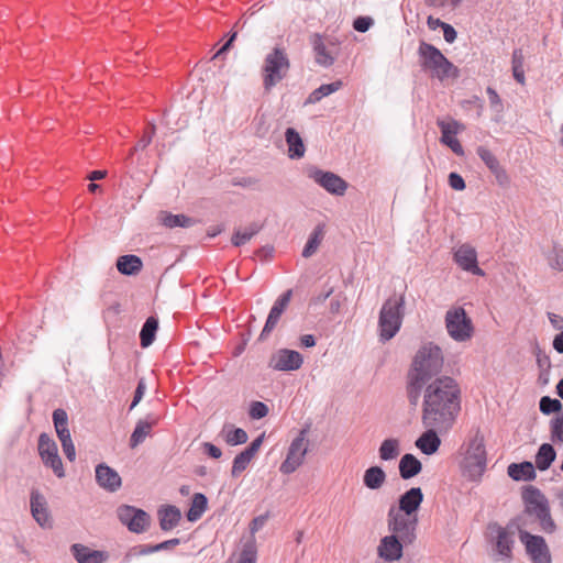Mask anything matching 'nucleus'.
<instances>
[{
  "label": "nucleus",
  "mask_w": 563,
  "mask_h": 563,
  "mask_svg": "<svg viewBox=\"0 0 563 563\" xmlns=\"http://www.w3.org/2000/svg\"><path fill=\"white\" fill-rule=\"evenodd\" d=\"M460 411V388L456 382L442 376L430 383L424 390L422 423L446 432Z\"/></svg>",
  "instance_id": "f257e3e1"
},
{
  "label": "nucleus",
  "mask_w": 563,
  "mask_h": 563,
  "mask_svg": "<svg viewBox=\"0 0 563 563\" xmlns=\"http://www.w3.org/2000/svg\"><path fill=\"white\" fill-rule=\"evenodd\" d=\"M443 354L440 346L428 342L416 352L407 374L415 383H429L443 367Z\"/></svg>",
  "instance_id": "f03ea898"
},
{
  "label": "nucleus",
  "mask_w": 563,
  "mask_h": 563,
  "mask_svg": "<svg viewBox=\"0 0 563 563\" xmlns=\"http://www.w3.org/2000/svg\"><path fill=\"white\" fill-rule=\"evenodd\" d=\"M405 316V296L389 297L382 306L378 317L379 341L391 340L400 330Z\"/></svg>",
  "instance_id": "7ed1b4c3"
},
{
  "label": "nucleus",
  "mask_w": 563,
  "mask_h": 563,
  "mask_svg": "<svg viewBox=\"0 0 563 563\" xmlns=\"http://www.w3.org/2000/svg\"><path fill=\"white\" fill-rule=\"evenodd\" d=\"M420 67L432 77L443 80L457 76V68L432 44L421 42L418 48Z\"/></svg>",
  "instance_id": "20e7f679"
},
{
  "label": "nucleus",
  "mask_w": 563,
  "mask_h": 563,
  "mask_svg": "<svg viewBox=\"0 0 563 563\" xmlns=\"http://www.w3.org/2000/svg\"><path fill=\"white\" fill-rule=\"evenodd\" d=\"M522 497L525 500V510L522 512L530 515V518L537 520L542 531L553 533L556 525L551 516L545 496L538 488L530 486L525 489Z\"/></svg>",
  "instance_id": "39448f33"
},
{
  "label": "nucleus",
  "mask_w": 563,
  "mask_h": 563,
  "mask_svg": "<svg viewBox=\"0 0 563 563\" xmlns=\"http://www.w3.org/2000/svg\"><path fill=\"white\" fill-rule=\"evenodd\" d=\"M290 60L283 47H274L271 53L265 56L262 67L263 87L266 91H271L278 82H280L288 74Z\"/></svg>",
  "instance_id": "423d86ee"
},
{
  "label": "nucleus",
  "mask_w": 563,
  "mask_h": 563,
  "mask_svg": "<svg viewBox=\"0 0 563 563\" xmlns=\"http://www.w3.org/2000/svg\"><path fill=\"white\" fill-rule=\"evenodd\" d=\"M487 457L484 444V437L477 432L473 439L470 440L462 468L464 474L472 481L478 479L486 470Z\"/></svg>",
  "instance_id": "0eeeda50"
},
{
  "label": "nucleus",
  "mask_w": 563,
  "mask_h": 563,
  "mask_svg": "<svg viewBox=\"0 0 563 563\" xmlns=\"http://www.w3.org/2000/svg\"><path fill=\"white\" fill-rule=\"evenodd\" d=\"M445 329L451 339L455 342H466L474 334L472 319L463 307H453L445 312Z\"/></svg>",
  "instance_id": "6e6552de"
},
{
  "label": "nucleus",
  "mask_w": 563,
  "mask_h": 563,
  "mask_svg": "<svg viewBox=\"0 0 563 563\" xmlns=\"http://www.w3.org/2000/svg\"><path fill=\"white\" fill-rule=\"evenodd\" d=\"M418 523L417 516H407L404 512L397 511L394 507L388 510L387 525L388 530L393 536L400 538L402 542H412L416 534V527Z\"/></svg>",
  "instance_id": "1a4fd4ad"
},
{
  "label": "nucleus",
  "mask_w": 563,
  "mask_h": 563,
  "mask_svg": "<svg viewBox=\"0 0 563 563\" xmlns=\"http://www.w3.org/2000/svg\"><path fill=\"white\" fill-rule=\"evenodd\" d=\"M307 429H301L298 435L291 441L285 461L280 464L279 471L283 474H291L302 465L308 453Z\"/></svg>",
  "instance_id": "9d476101"
},
{
  "label": "nucleus",
  "mask_w": 563,
  "mask_h": 563,
  "mask_svg": "<svg viewBox=\"0 0 563 563\" xmlns=\"http://www.w3.org/2000/svg\"><path fill=\"white\" fill-rule=\"evenodd\" d=\"M37 450L43 464L52 468L58 478L65 477V470L58 455L57 444L48 434H40Z\"/></svg>",
  "instance_id": "9b49d317"
},
{
  "label": "nucleus",
  "mask_w": 563,
  "mask_h": 563,
  "mask_svg": "<svg viewBox=\"0 0 563 563\" xmlns=\"http://www.w3.org/2000/svg\"><path fill=\"white\" fill-rule=\"evenodd\" d=\"M117 516L120 522L133 533H143L150 527V515L136 507L121 505L117 509Z\"/></svg>",
  "instance_id": "f8f14e48"
},
{
  "label": "nucleus",
  "mask_w": 563,
  "mask_h": 563,
  "mask_svg": "<svg viewBox=\"0 0 563 563\" xmlns=\"http://www.w3.org/2000/svg\"><path fill=\"white\" fill-rule=\"evenodd\" d=\"M308 177L332 195L343 196L347 189V183L332 172L311 167L308 169Z\"/></svg>",
  "instance_id": "ddd939ff"
},
{
  "label": "nucleus",
  "mask_w": 563,
  "mask_h": 563,
  "mask_svg": "<svg viewBox=\"0 0 563 563\" xmlns=\"http://www.w3.org/2000/svg\"><path fill=\"white\" fill-rule=\"evenodd\" d=\"M53 422L58 440L62 443L66 457L73 462L76 459V450L68 429V416L64 409H55L53 412Z\"/></svg>",
  "instance_id": "4468645a"
},
{
  "label": "nucleus",
  "mask_w": 563,
  "mask_h": 563,
  "mask_svg": "<svg viewBox=\"0 0 563 563\" xmlns=\"http://www.w3.org/2000/svg\"><path fill=\"white\" fill-rule=\"evenodd\" d=\"M521 543L532 563H552L550 549L543 537L525 534Z\"/></svg>",
  "instance_id": "2eb2a0df"
},
{
  "label": "nucleus",
  "mask_w": 563,
  "mask_h": 563,
  "mask_svg": "<svg viewBox=\"0 0 563 563\" xmlns=\"http://www.w3.org/2000/svg\"><path fill=\"white\" fill-rule=\"evenodd\" d=\"M302 363L303 358L299 352L280 349L272 355L268 366L275 371L290 372L299 369Z\"/></svg>",
  "instance_id": "dca6fc26"
},
{
  "label": "nucleus",
  "mask_w": 563,
  "mask_h": 563,
  "mask_svg": "<svg viewBox=\"0 0 563 563\" xmlns=\"http://www.w3.org/2000/svg\"><path fill=\"white\" fill-rule=\"evenodd\" d=\"M455 263L465 272L472 273L476 276H484L485 272L478 266L476 250L465 243L460 245L453 253Z\"/></svg>",
  "instance_id": "f3484780"
},
{
  "label": "nucleus",
  "mask_w": 563,
  "mask_h": 563,
  "mask_svg": "<svg viewBox=\"0 0 563 563\" xmlns=\"http://www.w3.org/2000/svg\"><path fill=\"white\" fill-rule=\"evenodd\" d=\"M476 153L495 176L497 184L501 187H507L510 183L509 176L492 151L485 146H478Z\"/></svg>",
  "instance_id": "a211bd4d"
},
{
  "label": "nucleus",
  "mask_w": 563,
  "mask_h": 563,
  "mask_svg": "<svg viewBox=\"0 0 563 563\" xmlns=\"http://www.w3.org/2000/svg\"><path fill=\"white\" fill-rule=\"evenodd\" d=\"M291 296L292 290L288 289L275 301L274 306L269 311L264 329L262 330V333L260 335L261 340L266 339V336L275 329L280 319V316L288 307Z\"/></svg>",
  "instance_id": "6ab92c4d"
},
{
  "label": "nucleus",
  "mask_w": 563,
  "mask_h": 563,
  "mask_svg": "<svg viewBox=\"0 0 563 563\" xmlns=\"http://www.w3.org/2000/svg\"><path fill=\"white\" fill-rule=\"evenodd\" d=\"M96 481L100 487L111 493L117 492L122 485L119 473L103 463L96 467Z\"/></svg>",
  "instance_id": "aec40b11"
},
{
  "label": "nucleus",
  "mask_w": 563,
  "mask_h": 563,
  "mask_svg": "<svg viewBox=\"0 0 563 563\" xmlns=\"http://www.w3.org/2000/svg\"><path fill=\"white\" fill-rule=\"evenodd\" d=\"M377 554L387 562L399 560L402 556V544L400 538L393 534L382 538L377 547Z\"/></svg>",
  "instance_id": "412c9836"
},
{
  "label": "nucleus",
  "mask_w": 563,
  "mask_h": 563,
  "mask_svg": "<svg viewBox=\"0 0 563 563\" xmlns=\"http://www.w3.org/2000/svg\"><path fill=\"white\" fill-rule=\"evenodd\" d=\"M31 512L41 527L51 526V515L45 497L38 490H32L30 498Z\"/></svg>",
  "instance_id": "4be33fe9"
},
{
  "label": "nucleus",
  "mask_w": 563,
  "mask_h": 563,
  "mask_svg": "<svg viewBox=\"0 0 563 563\" xmlns=\"http://www.w3.org/2000/svg\"><path fill=\"white\" fill-rule=\"evenodd\" d=\"M438 125L442 133L440 142L449 146L456 155L462 156L464 154L463 147L460 141L453 136L459 132V122L454 120L451 122H444L439 120Z\"/></svg>",
  "instance_id": "5701e85b"
},
{
  "label": "nucleus",
  "mask_w": 563,
  "mask_h": 563,
  "mask_svg": "<svg viewBox=\"0 0 563 563\" xmlns=\"http://www.w3.org/2000/svg\"><path fill=\"white\" fill-rule=\"evenodd\" d=\"M311 44L314 52V59L318 65L330 67L334 64L335 56L332 49L334 47L333 44H331V47L328 46L319 34H313Z\"/></svg>",
  "instance_id": "b1692460"
},
{
  "label": "nucleus",
  "mask_w": 563,
  "mask_h": 563,
  "mask_svg": "<svg viewBox=\"0 0 563 563\" xmlns=\"http://www.w3.org/2000/svg\"><path fill=\"white\" fill-rule=\"evenodd\" d=\"M423 501V494L420 487H412L402 494L399 498V508L397 511L404 512L407 516H415Z\"/></svg>",
  "instance_id": "393cba45"
},
{
  "label": "nucleus",
  "mask_w": 563,
  "mask_h": 563,
  "mask_svg": "<svg viewBox=\"0 0 563 563\" xmlns=\"http://www.w3.org/2000/svg\"><path fill=\"white\" fill-rule=\"evenodd\" d=\"M71 554L77 563H104L108 554L103 551L91 550L88 547L75 543L70 547Z\"/></svg>",
  "instance_id": "a878e982"
},
{
  "label": "nucleus",
  "mask_w": 563,
  "mask_h": 563,
  "mask_svg": "<svg viewBox=\"0 0 563 563\" xmlns=\"http://www.w3.org/2000/svg\"><path fill=\"white\" fill-rule=\"evenodd\" d=\"M538 528V521L530 518V515H526L525 512L519 514L508 522V530L511 533L517 532L519 534L520 542L523 541L525 534H532L531 531H536Z\"/></svg>",
  "instance_id": "bb28decb"
},
{
  "label": "nucleus",
  "mask_w": 563,
  "mask_h": 563,
  "mask_svg": "<svg viewBox=\"0 0 563 563\" xmlns=\"http://www.w3.org/2000/svg\"><path fill=\"white\" fill-rule=\"evenodd\" d=\"M427 431L423 432L416 441V446L427 455L434 454L441 444V440L437 432L439 429L435 427H426Z\"/></svg>",
  "instance_id": "cd10ccee"
},
{
  "label": "nucleus",
  "mask_w": 563,
  "mask_h": 563,
  "mask_svg": "<svg viewBox=\"0 0 563 563\" xmlns=\"http://www.w3.org/2000/svg\"><path fill=\"white\" fill-rule=\"evenodd\" d=\"M508 475L514 481H532L537 474L531 462L511 463L507 468Z\"/></svg>",
  "instance_id": "c85d7f7f"
},
{
  "label": "nucleus",
  "mask_w": 563,
  "mask_h": 563,
  "mask_svg": "<svg viewBox=\"0 0 563 563\" xmlns=\"http://www.w3.org/2000/svg\"><path fill=\"white\" fill-rule=\"evenodd\" d=\"M422 470L421 462L412 454H405L399 461V474L402 479L418 475Z\"/></svg>",
  "instance_id": "c756f323"
},
{
  "label": "nucleus",
  "mask_w": 563,
  "mask_h": 563,
  "mask_svg": "<svg viewBox=\"0 0 563 563\" xmlns=\"http://www.w3.org/2000/svg\"><path fill=\"white\" fill-rule=\"evenodd\" d=\"M286 142L288 145V155L290 158H300L305 155L306 148L299 133L288 128L285 132Z\"/></svg>",
  "instance_id": "7c9ffc66"
},
{
  "label": "nucleus",
  "mask_w": 563,
  "mask_h": 563,
  "mask_svg": "<svg viewBox=\"0 0 563 563\" xmlns=\"http://www.w3.org/2000/svg\"><path fill=\"white\" fill-rule=\"evenodd\" d=\"M158 517L161 529L169 531L178 525L181 514L177 507L167 506L158 511Z\"/></svg>",
  "instance_id": "2f4dec72"
},
{
  "label": "nucleus",
  "mask_w": 563,
  "mask_h": 563,
  "mask_svg": "<svg viewBox=\"0 0 563 563\" xmlns=\"http://www.w3.org/2000/svg\"><path fill=\"white\" fill-rule=\"evenodd\" d=\"M142 260L136 255H122L117 261V268L123 275H135L142 269Z\"/></svg>",
  "instance_id": "473e14b6"
},
{
  "label": "nucleus",
  "mask_w": 563,
  "mask_h": 563,
  "mask_svg": "<svg viewBox=\"0 0 563 563\" xmlns=\"http://www.w3.org/2000/svg\"><path fill=\"white\" fill-rule=\"evenodd\" d=\"M385 482L386 473L379 466H371L364 473L363 483L368 489H379Z\"/></svg>",
  "instance_id": "72a5a7b5"
},
{
  "label": "nucleus",
  "mask_w": 563,
  "mask_h": 563,
  "mask_svg": "<svg viewBox=\"0 0 563 563\" xmlns=\"http://www.w3.org/2000/svg\"><path fill=\"white\" fill-rule=\"evenodd\" d=\"M262 229V223L252 222L244 230H236L232 235L231 242L234 246H242L251 241Z\"/></svg>",
  "instance_id": "f704fd0d"
},
{
  "label": "nucleus",
  "mask_w": 563,
  "mask_h": 563,
  "mask_svg": "<svg viewBox=\"0 0 563 563\" xmlns=\"http://www.w3.org/2000/svg\"><path fill=\"white\" fill-rule=\"evenodd\" d=\"M511 534L512 533L508 530V525L505 528H500L497 534L496 550L499 555L506 559L511 556L514 545Z\"/></svg>",
  "instance_id": "c9c22d12"
},
{
  "label": "nucleus",
  "mask_w": 563,
  "mask_h": 563,
  "mask_svg": "<svg viewBox=\"0 0 563 563\" xmlns=\"http://www.w3.org/2000/svg\"><path fill=\"white\" fill-rule=\"evenodd\" d=\"M556 457L554 448L549 443H543L536 455V466L540 471H547Z\"/></svg>",
  "instance_id": "e433bc0d"
},
{
  "label": "nucleus",
  "mask_w": 563,
  "mask_h": 563,
  "mask_svg": "<svg viewBox=\"0 0 563 563\" xmlns=\"http://www.w3.org/2000/svg\"><path fill=\"white\" fill-rule=\"evenodd\" d=\"M159 220L166 228H189L195 224V220L185 214H173L169 212H162Z\"/></svg>",
  "instance_id": "4c0bfd02"
},
{
  "label": "nucleus",
  "mask_w": 563,
  "mask_h": 563,
  "mask_svg": "<svg viewBox=\"0 0 563 563\" xmlns=\"http://www.w3.org/2000/svg\"><path fill=\"white\" fill-rule=\"evenodd\" d=\"M208 499L201 493H196L192 496L191 506L187 512L188 521L195 522L201 518L203 512L207 510Z\"/></svg>",
  "instance_id": "58836bf2"
},
{
  "label": "nucleus",
  "mask_w": 563,
  "mask_h": 563,
  "mask_svg": "<svg viewBox=\"0 0 563 563\" xmlns=\"http://www.w3.org/2000/svg\"><path fill=\"white\" fill-rule=\"evenodd\" d=\"M343 86L341 80H335L331 84L321 85L319 88L314 89L307 98L306 104H312L319 102L324 97L338 91Z\"/></svg>",
  "instance_id": "ea45409f"
},
{
  "label": "nucleus",
  "mask_w": 563,
  "mask_h": 563,
  "mask_svg": "<svg viewBox=\"0 0 563 563\" xmlns=\"http://www.w3.org/2000/svg\"><path fill=\"white\" fill-rule=\"evenodd\" d=\"M523 65H525V55H523L522 49L521 48L514 49L512 56H511L512 76H514L515 80L522 86L526 84Z\"/></svg>",
  "instance_id": "a19ab883"
},
{
  "label": "nucleus",
  "mask_w": 563,
  "mask_h": 563,
  "mask_svg": "<svg viewBox=\"0 0 563 563\" xmlns=\"http://www.w3.org/2000/svg\"><path fill=\"white\" fill-rule=\"evenodd\" d=\"M157 329L158 320L154 317H148L140 332L141 345L143 347H147L153 343Z\"/></svg>",
  "instance_id": "79ce46f5"
},
{
  "label": "nucleus",
  "mask_w": 563,
  "mask_h": 563,
  "mask_svg": "<svg viewBox=\"0 0 563 563\" xmlns=\"http://www.w3.org/2000/svg\"><path fill=\"white\" fill-rule=\"evenodd\" d=\"M154 423H155V421L148 422L145 420H140L136 423L134 431L132 432L131 438H130V446L132 449L136 448L139 444H141L146 439L147 435H150Z\"/></svg>",
  "instance_id": "37998d69"
},
{
  "label": "nucleus",
  "mask_w": 563,
  "mask_h": 563,
  "mask_svg": "<svg viewBox=\"0 0 563 563\" xmlns=\"http://www.w3.org/2000/svg\"><path fill=\"white\" fill-rule=\"evenodd\" d=\"M323 236H324L323 227L317 225L314 228V230L312 231V233L310 234V236L302 250V256L305 258L312 256L317 252L319 245L321 244Z\"/></svg>",
  "instance_id": "c03bdc74"
},
{
  "label": "nucleus",
  "mask_w": 563,
  "mask_h": 563,
  "mask_svg": "<svg viewBox=\"0 0 563 563\" xmlns=\"http://www.w3.org/2000/svg\"><path fill=\"white\" fill-rule=\"evenodd\" d=\"M379 457L383 461H391L395 460L399 453V441L397 439H386L382 442L379 446Z\"/></svg>",
  "instance_id": "a18cd8bd"
},
{
  "label": "nucleus",
  "mask_w": 563,
  "mask_h": 563,
  "mask_svg": "<svg viewBox=\"0 0 563 563\" xmlns=\"http://www.w3.org/2000/svg\"><path fill=\"white\" fill-rule=\"evenodd\" d=\"M253 459L254 457L252 455H250L247 452L243 450L233 460L231 475L233 477L239 476L242 472H244L247 468L249 464Z\"/></svg>",
  "instance_id": "49530a36"
},
{
  "label": "nucleus",
  "mask_w": 563,
  "mask_h": 563,
  "mask_svg": "<svg viewBox=\"0 0 563 563\" xmlns=\"http://www.w3.org/2000/svg\"><path fill=\"white\" fill-rule=\"evenodd\" d=\"M426 385V383H415L413 379L407 378V396L410 405L415 407L418 405L421 390Z\"/></svg>",
  "instance_id": "de8ad7c7"
},
{
  "label": "nucleus",
  "mask_w": 563,
  "mask_h": 563,
  "mask_svg": "<svg viewBox=\"0 0 563 563\" xmlns=\"http://www.w3.org/2000/svg\"><path fill=\"white\" fill-rule=\"evenodd\" d=\"M547 260L551 268L563 272V249L554 245L547 254Z\"/></svg>",
  "instance_id": "09e8293b"
},
{
  "label": "nucleus",
  "mask_w": 563,
  "mask_h": 563,
  "mask_svg": "<svg viewBox=\"0 0 563 563\" xmlns=\"http://www.w3.org/2000/svg\"><path fill=\"white\" fill-rule=\"evenodd\" d=\"M247 441V433L241 428L230 429L225 433V442L229 445H239Z\"/></svg>",
  "instance_id": "8fccbe9b"
},
{
  "label": "nucleus",
  "mask_w": 563,
  "mask_h": 563,
  "mask_svg": "<svg viewBox=\"0 0 563 563\" xmlns=\"http://www.w3.org/2000/svg\"><path fill=\"white\" fill-rule=\"evenodd\" d=\"M539 406H540V411L544 415L558 412L562 409L561 401L555 398H551L549 396H543L540 399Z\"/></svg>",
  "instance_id": "3c124183"
},
{
  "label": "nucleus",
  "mask_w": 563,
  "mask_h": 563,
  "mask_svg": "<svg viewBox=\"0 0 563 563\" xmlns=\"http://www.w3.org/2000/svg\"><path fill=\"white\" fill-rule=\"evenodd\" d=\"M257 551L254 541L246 542L240 554L239 563H256Z\"/></svg>",
  "instance_id": "603ef678"
},
{
  "label": "nucleus",
  "mask_w": 563,
  "mask_h": 563,
  "mask_svg": "<svg viewBox=\"0 0 563 563\" xmlns=\"http://www.w3.org/2000/svg\"><path fill=\"white\" fill-rule=\"evenodd\" d=\"M551 440L563 444V413L552 419L550 423Z\"/></svg>",
  "instance_id": "864d4df0"
},
{
  "label": "nucleus",
  "mask_w": 563,
  "mask_h": 563,
  "mask_svg": "<svg viewBox=\"0 0 563 563\" xmlns=\"http://www.w3.org/2000/svg\"><path fill=\"white\" fill-rule=\"evenodd\" d=\"M156 552L155 544H140L131 548L125 554V559L130 560L132 558L148 555Z\"/></svg>",
  "instance_id": "5fc2aeb1"
},
{
  "label": "nucleus",
  "mask_w": 563,
  "mask_h": 563,
  "mask_svg": "<svg viewBox=\"0 0 563 563\" xmlns=\"http://www.w3.org/2000/svg\"><path fill=\"white\" fill-rule=\"evenodd\" d=\"M268 413V407L262 401H253L250 406L249 415L252 419H262Z\"/></svg>",
  "instance_id": "6e6d98bb"
},
{
  "label": "nucleus",
  "mask_w": 563,
  "mask_h": 563,
  "mask_svg": "<svg viewBox=\"0 0 563 563\" xmlns=\"http://www.w3.org/2000/svg\"><path fill=\"white\" fill-rule=\"evenodd\" d=\"M486 93L488 96L490 107L494 108L497 112H501L503 102L497 91L492 87H487Z\"/></svg>",
  "instance_id": "4d7b16f0"
},
{
  "label": "nucleus",
  "mask_w": 563,
  "mask_h": 563,
  "mask_svg": "<svg viewBox=\"0 0 563 563\" xmlns=\"http://www.w3.org/2000/svg\"><path fill=\"white\" fill-rule=\"evenodd\" d=\"M373 24V19L369 16H358L353 22V27L361 33L368 31Z\"/></svg>",
  "instance_id": "13d9d810"
},
{
  "label": "nucleus",
  "mask_w": 563,
  "mask_h": 563,
  "mask_svg": "<svg viewBox=\"0 0 563 563\" xmlns=\"http://www.w3.org/2000/svg\"><path fill=\"white\" fill-rule=\"evenodd\" d=\"M449 185L454 190H463L465 188V181L457 173H451L449 175Z\"/></svg>",
  "instance_id": "bf43d9fd"
},
{
  "label": "nucleus",
  "mask_w": 563,
  "mask_h": 563,
  "mask_svg": "<svg viewBox=\"0 0 563 563\" xmlns=\"http://www.w3.org/2000/svg\"><path fill=\"white\" fill-rule=\"evenodd\" d=\"M268 519V514L255 517L250 523V531L252 534L261 530Z\"/></svg>",
  "instance_id": "052dcab7"
},
{
  "label": "nucleus",
  "mask_w": 563,
  "mask_h": 563,
  "mask_svg": "<svg viewBox=\"0 0 563 563\" xmlns=\"http://www.w3.org/2000/svg\"><path fill=\"white\" fill-rule=\"evenodd\" d=\"M264 437V433L258 435L244 451L254 457L263 444Z\"/></svg>",
  "instance_id": "680f3d73"
},
{
  "label": "nucleus",
  "mask_w": 563,
  "mask_h": 563,
  "mask_svg": "<svg viewBox=\"0 0 563 563\" xmlns=\"http://www.w3.org/2000/svg\"><path fill=\"white\" fill-rule=\"evenodd\" d=\"M144 393H145V384H144L143 379H141L135 389L133 401L130 406V409H133L141 401V399L144 396Z\"/></svg>",
  "instance_id": "e2e57ef3"
},
{
  "label": "nucleus",
  "mask_w": 563,
  "mask_h": 563,
  "mask_svg": "<svg viewBox=\"0 0 563 563\" xmlns=\"http://www.w3.org/2000/svg\"><path fill=\"white\" fill-rule=\"evenodd\" d=\"M443 30V36H444V40L448 42V43H453L455 40H456V31L454 30V27L448 23H445L442 27Z\"/></svg>",
  "instance_id": "0e129e2a"
},
{
  "label": "nucleus",
  "mask_w": 563,
  "mask_h": 563,
  "mask_svg": "<svg viewBox=\"0 0 563 563\" xmlns=\"http://www.w3.org/2000/svg\"><path fill=\"white\" fill-rule=\"evenodd\" d=\"M203 449H205V452L213 459H220L222 455L221 450L210 442H205Z\"/></svg>",
  "instance_id": "69168bd1"
},
{
  "label": "nucleus",
  "mask_w": 563,
  "mask_h": 563,
  "mask_svg": "<svg viewBox=\"0 0 563 563\" xmlns=\"http://www.w3.org/2000/svg\"><path fill=\"white\" fill-rule=\"evenodd\" d=\"M179 543H180V540L177 539V538L170 539V540H166L164 542L155 544V550H156V552L163 551V550H169V549H173V548L177 547Z\"/></svg>",
  "instance_id": "338daca9"
},
{
  "label": "nucleus",
  "mask_w": 563,
  "mask_h": 563,
  "mask_svg": "<svg viewBox=\"0 0 563 563\" xmlns=\"http://www.w3.org/2000/svg\"><path fill=\"white\" fill-rule=\"evenodd\" d=\"M548 318L550 323L555 330H562L563 329V318L556 313L549 312Z\"/></svg>",
  "instance_id": "774afa93"
}]
</instances>
